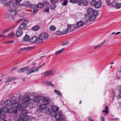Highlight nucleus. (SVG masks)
I'll use <instances>...</instances> for the list:
<instances>
[{"label": "nucleus", "mask_w": 121, "mask_h": 121, "mask_svg": "<svg viewBox=\"0 0 121 121\" xmlns=\"http://www.w3.org/2000/svg\"><path fill=\"white\" fill-rule=\"evenodd\" d=\"M28 103L25 102H22L21 104V103H20V104H21V106H20L21 108H25L27 106V105Z\"/></svg>", "instance_id": "obj_21"}, {"label": "nucleus", "mask_w": 121, "mask_h": 121, "mask_svg": "<svg viewBox=\"0 0 121 121\" xmlns=\"http://www.w3.org/2000/svg\"><path fill=\"white\" fill-rule=\"evenodd\" d=\"M16 98L15 97L13 96V97H12L11 98V100H12V103H13V104H14L15 103H16V101H17V103H18V104H19V105H20V106H21V104H20V103L18 102V101L17 100H16Z\"/></svg>", "instance_id": "obj_22"}, {"label": "nucleus", "mask_w": 121, "mask_h": 121, "mask_svg": "<svg viewBox=\"0 0 121 121\" xmlns=\"http://www.w3.org/2000/svg\"><path fill=\"white\" fill-rule=\"evenodd\" d=\"M56 27L54 25L51 26L49 28V29L52 31H54L56 30Z\"/></svg>", "instance_id": "obj_35"}, {"label": "nucleus", "mask_w": 121, "mask_h": 121, "mask_svg": "<svg viewBox=\"0 0 121 121\" xmlns=\"http://www.w3.org/2000/svg\"><path fill=\"white\" fill-rule=\"evenodd\" d=\"M49 4V3L47 1H45V2H44V6H47V5H48Z\"/></svg>", "instance_id": "obj_54"}, {"label": "nucleus", "mask_w": 121, "mask_h": 121, "mask_svg": "<svg viewBox=\"0 0 121 121\" xmlns=\"http://www.w3.org/2000/svg\"><path fill=\"white\" fill-rule=\"evenodd\" d=\"M46 108V105L44 104H41L39 106V108L40 109H44Z\"/></svg>", "instance_id": "obj_29"}, {"label": "nucleus", "mask_w": 121, "mask_h": 121, "mask_svg": "<svg viewBox=\"0 0 121 121\" xmlns=\"http://www.w3.org/2000/svg\"><path fill=\"white\" fill-rule=\"evenodd\" d=\"M4 18L8 20L9 19L12 20V21H14L15 20L14 18L11 17L8 13H6L4 15Z\"/></svg>", "instance_id": "obj_14"}, {"label": "nucleus", "mask_w": 121, "mask_h": 121, "mask_svg": "<svg viewBox=\"0 0 121 121\" xmlns=\"http://www.w3.org/2000/svg\"><path fill=\"white\" fill-rule=\"evenodd\" d=\"M38 11V10L37 9H35L33 11V13H37Z\"/></svg>", "instance_id": "obj_61"}, {"label": "nucleus", "mask_w": 121, "mask_h": 121, "mask_svg": "<svg viewBox=\"0 0 121 121\" xmlns=\"http://www.w3.org/2000/svg\"><path fill=\"white\" fill-rule=\"evenodd\" d=\"M69 42H63L62 43V44H61V45H62V46H64L66 44H67V43H68Z\"/></svg>", "instance_id": "obj_57"}, {"label": "nucleus", "mask_w": 121, "mask_h": 121, "mask_svg": "<svg viewBox=\"0 0 121 121\" xmlns=\"http://www.w3.org/2000/svg\"><path fill=\"white\" fill-rule=\"evenodd\" d=\"M67 28L69 29V31L70 32H72L75 30L77 28V25L76 24H73L72 25L68 24Z\"/></svg>", "instance_id": "obj_7"}, {"label": "nucleus", "mask_w": 121, "mask_h": 121, "mask_svg": "<svg viewBox=\"0 0 121 121\" xmlns=\"http://www.w3.org/2000/svg\"><path fill=\"white\" fill-rule=\"evenodd\" d=\"M17 4L16 3L13 4L12 6L9 7V10L11 11L10 13V15L12 17H14L16 16L17 14V12L16 10L17 8Z\"/></svg>", "instance_id": "obj_2"}, {"label": "nucleus", "mask_w": 121, "mask_h": 121, "mask_svg": "<svg viewBox=\"0 0 121 121\" xmlns=\"http://www.w3.org/2000/svg\"><path fill=\"white\" fill-rule=\"evenodd\" d=\"M61 32L59 30H58V31H57L56 32V34L57 35H60L61 34Z\"/></svg>", "instance_id": "obj_53"}, {"label": "nucleus", "mask_w": 121, "mask_h": 121, "mask_svg": "<svg viewBox=\"0 0 121 121\" xmlns=\"http://www.w3.org/2000/svg\"><path fill=\"white\" fill-rule=\"evenodd\" d=\"M69 29H68L67 28V29L64 30L62 32V33L64 34H66L67 33L68 31H69Z\"/></svg>", "instance_id": "obj_47"}, {"label": "nucleus", "mask_w": 121, "mask_h": 121, "mask_svg": "<svg viewBox=\"0 0 121 121\" xmlns=\"http://www.w3.org/2000/svg\"><path fill=\"white\" fill-rule=\"evenodd\" d=\"M30 36L27 35L26 34L24 38V40L25 41H29L30 39Z\"/></svg>", "instance_id": "obj_32"}, {"label": "nucleus", "mask_w": 121, "mask_h": 121, "mask_svg": "<svg viewBox=\"0 0 121 121\" xmlns=\"http://www.w3.org/2000/svg\"><path fill=\"white\" fill-rule=\"evenodd\" d=\"M27 26L26 24L25 23L21 24L19 26V28L21 30H24L27 28Z\"/></svg>", "instance_id": "obj_16"}, {"label": "nucleus", "mask_w": 121, "mask_h": 121, "mask_svg": "<svg viewBox=\"0 0 121 121\" xmlns=\"http://www.w3.org/2000/svg\"><path fill=\"white\" fill-rule=\"evenodd\" d=\"M39 28V26H35L32 28V30L34 31H37Z\"/></svg>", "instance_id": "obj_34"}, {"label": "nucleus", "mask_w": 121, "mask_h": 121, "mask_svg": "<svg viewBox=\"0 0 121 121\" xmlns=\"http://www.w3.org/2000/svg\"><path fill=\"white\" fill-rule=\"evenodd\" d=\"M6 115L4 113H2L0 115V118L1 120L4 119Z\"/></svg>", "instance_id": "obj_31"}, {"label": "nucleus", "mask_w": 121, "mask_h": 121, "mask_svg": "<svg viewBox=\"0 0 121 121\" xmlns=\"http://www.w3.org/2000/svg\"><path fill=\"white\" fill-rule=\"evenodd\" d=\"M53 4H55L57 3L58 2V0H51L50 1Z\"/></svg>", "instance_id": "obj_49"}, {"label": "nucleus", "mask_w": 121, "mask_h": 121, "mask_svg": "<svg viewBox=\"0 0 121 121\" xmlns=\"http://www.w3.org/2000/svg\"><path fill=\"white\" fill-rule=\"evenodd\" d=\"M23 96L22 95H20L18 97V99L20 101H23Z\"/></svg>", "instance_id": "obj_46"}, {"label": "nucleus", "mask_w": 121, "mask_h": 121, "mask_svg": "<svg viewBox=\"0 0 121 121\" xmlns=\"http://www.w3.org/2000/svg\"><path fill=\"white\" fill-rule=\"evenodd\" d=\"M101 1H99L97 2V4H96L95 6V7L96 8H99L101 7Z\"/></svg>", "instance_id": "obj_24"}, {"label": "nucleus", "mask_w": 121, "mask_h": 121, "mask_svg": "<svg viewBox=\"0 0 121 121\" xmlns=\"http://www.w3.org/2000/svg\"><path fill=\"white\" fill-rule=\"evenodd\" d=\"M85 17L82 19V21L83 24H86V23H89L90 21L91 20L89 19V17L88 16H86V15L85 14Z\"/></svg>", "instance_id": "obj_10"}, {"label": "nucleus", "mask_w": 121, "mask_h": 121, "mask_svg": "<svg viewBox=\"0 0 121 121\" xmlns=\"http://www.w3.org/2000/svg\"><path fill=\"white\" fill-rule=\"evenodd\" d=\"M41 74L42 75L44 76H48V71L44 72L42 73Z\"/></svg>", "instance_id": "obj_42"}, {"label": "nucleus", "mask_w": 121, "mask_h": 121, "mask_svg": "<svg viewBox=\"0 0 121 121\" xmlns=\"http://www.w3.org/2000/svg\"><path fill=\"white\" fill-rule=\"evenodd\" d=\"M43 83L44 84L47 85H49L50 86H52L54 87L55 85L54 84H52V83L49 82L47 81H45L43 82Z\"/></svg>", "instance_id": "obj_23"}, {"label": "nucleus", "mask_w": 121, "mask_h": 121, "mask_svg": "<svg viewBox=\"0 0 121 121\" xmlns=\"http://www.w3.org/2000/svg\"><path fill=\"white\" fill-rule=\"evenodd\" d=\"M14 36V33L12 32L9 34L8 36V38L10 39L12 38Z\"/></svg>", "instance_id": "obj_43"}, {"label": "nucleus", "mask_w": 121, "mask_h": 121, "mask_svg": "<svg viewBox=\"0 0 121 121\" xmlns=\"http://www.w3.org/2000/svg\"><path fill=\"white\" fill-rule=\"evenodd\" d=\"M8 108L6 107H4L2 108V111L4 112L7 113L8 112Z\"/></svg>", "instance_id": "obj_30"}, {"label": "nucleus", "mask_w": 121, "mask_h": 121, "mask_svg": "<svg viewBox=\"0 0 121 121\" xmlns=\"http://www.w3.org/2000/svg\"><path fill=\"white\" fill-rule=\"evenodd\" d=\"M19 110H17L16 108H14V111L13 112H14V113H17V110H19Z\"/></svg>", "instance_id": "obj_55"}, {"label": "nucleus", "mask_w": 121, "mask_h": 121, "mask_svg": "<svg viewBox=\"0 0 121 121\" xmlns=\"http://www.w3.org/2000/svg\"><path fill=\"white\" fill-rule=\"evenodd\" d=\"M38 38L37 37L34 36L30 39L29 42L32 43H34L36 42L38 43Z\"/></svg>", "instance_id": "obj_12"}, {"label": "nucleus", "mask_w": 121, "mask_h": 121, "mask_svg": "<svg viewBox=\"0 0 121 121\" xmlns=\"http://www.w3.org/2000/svg\"><path fill=\"white\" fill-rule=\"evenodd\" d=\"M29 67V66H28L20 68L17 70V72L18 73H19L23 72L26 70Z\"/></svg>", "instance_id": "obj_15"}, {"label": "nucleus", "mask_w": 121, "mask_h": 121, "mask_svg": "<svg viewBox=\"0 0 121 121\" xmlns=\"http://www.w3.org/2000/svg\"><path fill=\"white\" fill-rule=\"evenodd\" d=\"M82 0H76V3H77L79 5H81L82 3Z\"/></svg>", "instance_id": "obj_45"}, {"label": "nucleus", "mask_w": 121, "mask_h": 121, "mask_svg": "<svg viewBox=\"0 0 121 121\" xmlns=\"http://www.w3.org/2000/svg\"><path fill=\"white\" fill-rule=\"evenodd\" d=\"M64 49V48H62L60 50L57 51L55 52V54L57 55L60 54L63 51Z\"/></svg>", "instance_id": "obj_33"}, {"label": "nucleus", "mask_w": 121, "mask_h": 121, "mask_svg": "<svg viewBox=\"0 0 121 121\" xmlns=\"http://www.w3.org/2000/svg\"><path fill=\"white\" fill-rule=\"evenodd\" d=\"M42 66L41 65L38 67L37 68L35 69H36V71H38L39 70V68H41L42 67Z\"/></svg>", "instance_id": "obj_59"}, {"label": "nucleus", "mask_w": 121, "mask_h": 121, "mask_svg": "<svg viewBox=\"0 0 121 121\" xmlns=\"http://www.w3.org/2000/svg\"><path fill=\"white\" fill-rule=\"evenodd\" d=\"M88 120L89 121H94L92 119L91 117H89L88 118Z\"/></svg>", "instance_id": "obj_62"}, {"label": "nucleus", "mask_w": 121, "mask_h": 121, "mask_svg": "<svg viewBox=\"0 0 121 121\" xmlns=\"http://www.w3.org/2000/svg\"><path fill=\"white\" fill-rule=\"evenodd\" d=\"M48 36V35L46 33H43L40 34L38 37V43H42L43 42V40L47 39Z\"/></svg>", "instance_id": "obj_4"}, {"label": "nucleus", "mask_w": 121, "mask_h": 121, "mask_svg": "<svg viewBox=\"0 0 121 121\" xmlns=\"http://www.w3.org/2000/svg\"><path fill=\"white\" fill-rule=\"evenodd\" d=\"M43 6V4L42 3H39L36 5V6L39 8H42Z\"/></svg>", "instance_id": "obj_38"}, {"label": "nucleus", "mask_w": 121, "mask_h": 121, "mask_svg": "<svg viewBox=\"0 0 121 121\" xmlns=\"http://www.w3.org/2000/svg\"><path fill=\"white\" fill-rule=\"evenodd\" d=\"M96 4H97V2L95 0H92L90 2L91 5L92 6H95Z\"/></svg>", "instance_id": "obj_36"}, {"label": "nucleus", "mask_w": 121, "mask_h": 121, "mask_svg": "<svg viewBox=\"0 0 121 121\" xmlns=\"http://www.w3.org/2000/svg\"><path fill=\"white\" fill-rule=\"evenodd\" d=\"M106 40H104V41L103 42H102L99 45H97L95 47H94L93 48L94 49H95L96 48H98V47H99V46H102L103 45V44L105 43V42H106Z\"/></svg>", "instance_id": "obj_44"}, {"label": "nucleus", "mask_w": 121, "mask_h": 121, "mask_svg": "<svg viewBox=\"0 0 121 121\" xmlns=\"http://www.w3.org/2000/svg\"><path fill=\"white\" fill-rule=\"evenodd\" d=\"M20 118L18 119V121H26L29 120V117L24 114L21 115L19 116Z\"/></svg>", "instance_id": "obj_6"}, {"label": "nucleus", "mask_w": 121, "mask_h": 121, "mask_svg": "<svg viewBox=\"0 0 121 121\" xmlns=\"http://www.w3.org/2000/svg\"><path fill=\"white\" fill-rule=\"evenodd\" d=\"M51 101V99L48 97L43 98L42 102V104H44L46 105L48 104Z\"/></svg>", "instance_id": "obj_13"}, {"label": "nucleus", "mask_w": 121, "mask_h": 121, "mask_svg": "<svg viewBox=\"0 0 121 121\" xmlns=\"http://www.w3.org/2000/svg\"><path fill=\"white\" fill-rule=\"evenodd\" d=\"M88 13L86 14V16L89 17V19L91 21H93L96 19V17L98 16L99 13L96 10L91 8H89L87 9Z\"/></svg>", "instance_id": "obj_1"}, {"label": "nucleus", "mask_w": 121, "mask_h": 121, "mask_svg": "<svg viewBox=\"0 0 121 121\" xmlns=\"http://www.w3.org/2000/svg\"><path fill=\"white\" fill-rule=\"evenodd\" d=\"M31 48V47H27L26 48H20L19 50L20 51H28L30 50Z\"/></svg>", "instance_id": "obj_28"}, {"label": "nucleus", "mask_w": 121, "mask_h": 121, "mask_svg": "<svg viewBox=\"0 0 121 121\" xmlns=\"http://www.w3.org/2000/svg\"><path fill=\"white\" fill-rule=\"evenodd\" d=\"M54 91L55 93L57 94L58 95H61V94L60 92L58 90H54Z\"/></svg>", "instance_id": "obj_40"}, {"label": "nucleus", "mask_w": 121, "mask_h": 121, "mask_svg": "<svg viewBox=\"0 0 121 121\" xmlns=\"http://www.w3.org/2000/svg\"><path fill=\"white\" fill-rule=\"evenodd\" d=\"M112 5L114 7H115L117 9H119L121 7V3H117L115 4L114 3L112 2Z\"/></svg>", "instance_id": "obj_19"}, {"label": "nucleus", "mask_w": 121, "mask_h": 121, "mask_svg": "<svg viewBox=\"0 0 121 121\" xmlns=\"http://www.w3.org/2000/svg\"><path fill=\"white\" fill-rule=\"evenodd\" d=\"M27 111L26 109H24L22 110V114L25 115V114L27 113Z\"/></svg>", "instance_id": "obj_48"}, {"label": "nucleus", "mask_w": 121, "mask_h": 121, "mask_svg": "<svg viewBox=\"0 0 121 121\" xmlns=\"http://www.w3.org/2000/svg\"><path fill=\"white\" fill-rule=\"evenodd\" d=\"M14 78L13 77H9L7 79V80L5 81V82H7L11 81L14 79Z\"/></svg>", "instance_id": "obj_37"}, {"label": "nucleus", "mask_w": 121, "mask_h": 121, "mask_svg": "<svg viewBox=\"0 0 121 121\" xmlns=\"http://www.w3.org/2000/svg\"><path fill=\"white\" fill-rule=\"evenodd\" d=\"M23 101L30 103L31 102H34V100L32 99H30V96L28 95H27L24 98Z\"/></svg>", "instance_id": "obj_11"}, {"label": "nucleus", "mask_w": 121, "mask_h": 121, "mask_svg": "<svg viewBox=\"0 0 121 121\" xmlns=\"http://www.w3.org/2000/svg\"><path fill=\"white\" fill-rule=\"evenodd\" d=\"M56 7V5L55 4L53 5L51 7V9H55Z\"/></svg>", "instance_id": "obj_52"}, {"label": "nucleus", "mask_w": 121, "mask_h": 121, "mask_svg": "<svg viewBox=\"0 0 121 121\" xmlns=\"http://www.w3.org/2000/svg\"><path fill=\"white\" fill-rule=\"evenodd\" d=\"M69 2L73 3H76V0H69Z\"/></svg>", "instance_id": "obj_51"}, {"label": "nucleus", "mask_w": 121, "mask_h": 121, "mask_svg": "<svg viewBox=\"0 0 121 121\" xmlns=\"http://www.w3.org/2000/svg\"><path fill=\"white\" fill-rule=\"evenodd\" d=\"M106 3H107V4L108 5H109L111 4V2L110 0H107L106 1Z\"/></svg>", "instance_id": "obj_60"}, {"label": "nucleus", "mask_w": 121, "mask_h": 121, "mask_svg": "<svg viewBox=\"0 0 121 121\" xmlns=\"http://www.w3.org/2000/svg\"><path fill=\"white\" fill-rule=\"evenodd\" d=\"M68 1L66 0H64L61 3V5L63 6L66 5L67 4Z\"/></svg>", "instance_id": "obj_41"}, {"label": "nucleus", "mask_w": 121, "mask_h": 121, "mask_svg": "<svg viewBox=\"0 0 121 121\" xmlns=\"http://www.w3.org/2000/svg\"><path fill=\"white\" fill-rule=\"evenodd\" d=\"M5 104L8 106H9L11 105L12 103V102L9 99L6 100L4 102Z\"/></svg>", "instance_id": "obj_20"}, {"label": "nucleus", "mask_w": 121, "mask_h": 121, "mask_svg": "<svg viewBox=\"0 0 121 121\" xmlns=\"http://www.w3.org/2000/svg\"><path fill=\"white\" fill-rule=\"evenodd\" d=\"M23 32L22 30L20 29L17 31L16 33V36L17 37H19L21 36Z\"/></svg>", "instance_id": "obj_17"}, {"label": "nucleus", "mask_w": 121, "mask_h": 121, "mask_svg": "<svg viewBox=\"0 0 121 121\" xmlns=\"http://www.w3.org/2000/svg\"><path fill=\"white\" fill-rule=\"evenodd\" d=\"M48 71V76L53 75L56 73L55 71L54 70H50Z\"/></svg>", "instance_id": "obj_27"}, {"label": "nucleus", "mask_w": 121, "mask_h": 121, "mask_svg": "<svg viewBox=\"0 0 121 121\" xmlns=\"http://www.w3.org/2000/svg\"><path fill=\"white\" fill-rule=\"evenodd\" d=\"M34 100L36 102L39 101L42 99V97L39 96H36L34 97Z\"/></svg>", "instance_id": "obj_18"}, {"label": "nucleus", "mask_w": 121, "mask_h": 121, "mask_svg": "<svg viewBox=\"0 0 121 121\" xmlns=\"http://www.w3.org/2000/svg\"><path fill=\"white\" fill-rule=\"evenodd\" d=\"M36 6L34 4H30V7L33 9H35Z\"/></svg>", "instance_id": "obj_50"}, {"label": "nucleus", "mask_w": 121, "mask_h": 121, "mask_svg": "<svg viewBox=\"0 0 121 121\" xmlns=\"http://www.w3.org/2000/svg\"><path fill=\"white\" fill-rule=\"evenodd\" d=\"M83 4L85 6L87 5L88 4V3L86 1H83Z\"/></svg>", "instance_id": "obj_56"}, {"label": "nucleus", "mask_w": 121, "mask_h": 121, "mask_svg": "<svg viewBox=\"0 0 121 121\" xmlns=\"http://www.w3.org/2000/svg\"><path fill=\"white\" fill-rule=\"evenodd\" d=\"M0 2L2 4H3L4 7H9L11 2L9 1L7 2L6 0H0Z\"/></svg>", "instance_id": "obj_8"}, {"label": "nucleus", "mask_w": 121, "mask_h": 121, "mask_svg": "<svg viewBox=\"0 0 121 121\" xmlns=\"http://www.w3.org/2000/svg\"><path fill=\"white\" fill-rule=\"evenodd\" d=\"M36 72L37 71H36L35 67H33L27 70L26 73V74L27 75H28Z\"/></svg>", "instance_id": "obj_9"}, {"label": "nucleus", "mask_w": 121, "mask_h": 121, "mask_svg": "<svg viewBox=\"0 0 121 121\" xmlns=\"http://www.w3.org/2000/svg\"><path fill=\"white\" fill-rule=\"evenodd\" d=\"M23 5L25 7H29L30 5V4L28 2H26L23 4Z\"/></svg>", "instance_id": "obj_39"}, {"label": "nucleus", "mask_w": 121, "mask_h": 121, "mask_svg": "<svg viewBox=\"0 0 121 121\" xmlns=\"http://www.w3.org/2000/svg\"><path fill=\"white\" fill-rule=\"evenodd\" d=\"M58 108H56L54 106H52L51 107V109L53 112H57L58 110Z\"/></svg>", "instance_id": "obj_26"}, {"label": "nucleus", "mask_w": 121, "mask_h": 121, "mask_svg": "<svg viewBox=\"0 0 121 121\" xmlns=\"http://www.w3.org/2000/svg\"><path fill=\"white\" fill-rule=\"evenodd\" d=\"M84 24L82 21H79L77 23V26L78 28L83 26L84 25Z\"/></svg>", "instance_id": "obj_25"}, {"label": "nucleus", "mask_w": 121, "mask_h": 121, "mask_svg": "<svg viewBox=\"0 0 121 121\" xmlns=\"http://www.w3.org/2000/svg\"><path fill=\"white\" fill-rule=\"evenodd\" d=\"M51 116L52 117H55V119L57 121H65L64 118H62V115L61 112H55L51 114Z\"/></svg>", "instance_id": "obj_3"}, {"label": "nucleus", "mask_w": 121, "mask_h": 121, "mask_svg": "<svg viewBox=\"0 0 121 121\" xmlns=\"http://www.w3.org/2000/svg\"><path fill=\"white\" fill-rule=\"evenodd\" d=\"M6 32H7V31H6V30H4L2 31L1 33L2 34H4Z\"/></svg>", "instance_id": "obj_64"}, {"label": "nucleus", "mask_w": 121, "mask_h": 121, "mask_svg": "<svg viewBox=\"0 0 121 121\" xmlns=\"http://www.w3.org/2000/svg\"><path fill=\"white\" fill-rule=\"evenodd\" d=\"M17 101H16V103L14 104H12V107L9 108H8V113H11L13 112L14 111V108H15L17 110L21 109V108L20 105H19L18 103H17Z\"/></svg>", "instance_id": "obj_5"}, {"label": "nucleus", "mask_w": 121, "mask_h": 121, "mask_svg": "<svg viewBox=\"0 0 121 121\" xmlns=\"http://www.w3.org/2000/svg\"><path fill=\"white\" fill-rule=\"evenodd\" d=\"M102 112H105L106 114H107L108 112V110H103Z\"/></svg>", "instance_id": "obj_63"}, {"label": "nucleus", "mask_w": 121, "mask_h": 121, "mask_svg": "<svg viewBox=\"0 0 121 121\" xmlns=\"http://www.w3.org/2000/svg\"><path fill=\"white\" fill-rule=\"evenodd\" d=\"M44 12H48L49 10L47 8L46 9H45L43 10Z\"/></svg>", "instance_id": "obj_58"}]
</instances>
